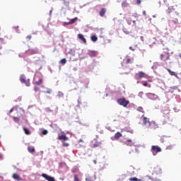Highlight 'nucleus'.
<instances>
[{
	"label": "nucleus",
	"mask_w": 181,
	"mask_h": 181,
	"mask_svg": "<svg viewBox=\"0 0 181 181\" xmlns=\"http://www.w3.org/2000/svg\"><path fill=\"white\" fill-rule=\"evenodd\" d=\"M165 51L160 54V59L163 62H166L167 60H169V57H170V54L169 53V49H165Z\"/></svg>",
	"instance_id": "obj_1"
},
{
	"label": "nucleus",
	"mask_w": 181,
	"mask_h": 181,
	"mask_svg": "<svg viewBox=\"0 0 181 181\" xmlns=\"http://www.w3.org/2000/svg\"><path fill=\"white\" fill-rule=\"evenodd\" d=\"M136 80H142V78H148V74H145L143 71H139L135 74Z\"/></svg>",
	"instance_id": "obj_2"
},
{
	"label": "nucleus",
	"mask_w": 181,
	"mask_h": 181,
	"mask_svg": "<svg viewBox=\"0 0 181 181\" xmlns=\"http://www.w3.org/2000/svg\"><path fill=\"white\" fill-rule=\"evenodd\" d=\"M20 81L21 83H23V84H25L27 87H29L30 86V81L29 79H26V78L23 75L21 76Z\"/></svg>",
	"instance_id": "obj_3"
},
{
	"label": "nucleus",
	"mask_w": 181,
	"mask_h": 181,
	"mask_svg": "<svg viewBox=\"0 0 181 181\" xmlns=\"http://www.w3.org/2000/svg\"><path fill=\"white\" fill-rule=\"evenodd\" d=\"M117 103L119 104V105H122V107H127L128 104H129V101L125 100V98L118 99Z\"/></svg>",
	"instance_id": "obj_4"
},
{
	"label": "nucleus",
	"mask_w": 181,
	"mask_h": 181,
	"mask_svg": "<svg viewBox=\"0 0 181 181\" xmlns=\"http://www.w3.org/2000/svg\"><path fill=\"white\" fill-rule=\"evenodd\" d=\"M146 95L149 98V100H153V101L159 98V97L155 93H146Z\"/></svg>",
	"instance_id": "obj_5"
},
{
	"label": "nucleus",
	"mask_w": 181,
	"mask_h": 181,
	"mask_svg": "<svg viewBox=\"0 0 181 181\" xmlns=\"http://www.w3.org/2000/svg\"><path fill=\"white\" fill-rule=\"evenodd\" d=\"M151 152H156V153H159V152H162V148L158 146H151Z\"/></svg>",
	"instance_id": "obj_6"
},
{
	"label": "nucleus",
	"mask_w": 181,
	"mask_h": 181,
	"mask_svg": "<svg viewBox=\"0 0 181 181\" xmlns=\"http://www.w3.org/2000/svg\"><path fill=\"white\" fill-rule=\"evenodd\" d=\"M42 177L46 179V180H48V181H56V180H54V177H50V176L47 175V174H42Z\"/></svg>",
	"instance_id": "obj_7"
},
{
	"label": "nucleus",
	"mask_w": 181,
	"mask_h": 181,
	"mask_svg": "<svg viewBox=\"0 0 181 181\" xmlns=\"http://www.w3.org/2000/svg\"><path fill=\"white\" fill-rule=\"evenodd\" d=\"M143 122H144V125H146V127L151 126V122L149 121V119L148 117H144Z\"/></svg>",
	"instance_id": "obj_8"
},
{
	"label": "nucleus",
	"mask_w": 181,
	"mask_h": 181,
	"mask_svg": "<svg viewBox=\"0 0 181 181\" xmlns=\"http://www.w3.org/2000/svg\"><path fill=\"white\" fill-rule=\"evenodd\" d=\"M57 139H59V141H69V137H66V135L62 134V135L58 136Z\"/></svg>",
	"instance_id": "obj_9"
},
{
	"label": "nucleus",
	"mask_w": 181,
	"mask_h": 181,
	"mask_svg": "<svg viewBox=\"0 0 181 181\" xmlns=\"http://www.w3.org/2000/svg\"><path fill=\"white\" fill-rule=\"evenodd\" d=\"M153 173L156 175H160V173H162V169H160L159 167H155L153 169Z\"/></svg>",
	"instance_id": "obj_10"
},
{
	"label": "nucleus",
	"mask_w": 181,
	"mask_h": 181,
	"mask_svg": "<svg viewBox=\"0 0 181 181\" xmlns=\"http://www.w3.org/2000/svg\"><path fill=\"white\" fill-rule=\"evenodd\" d=\"M77 21H78V18L75 17L74 18L70 20L69 22L65 23H66V25H73V23H76V22H77Z\"/></svg>",
	"instance_id": "obj_11"
},
{
	"label": "nucleus",
	"mask_w": 181,
	"mask_h": 181,
	"mask_svg": "<svg viewBox=\"0 0 181 181\" xmlns=\"http://www.w3.org/2000/svg\"><path fill=\"white\" fill-rule=\"evenodd\" d=\"M106 12H107V8H101V9H100V13H99L100 16H102V17H103V16H105Z\"/></svg>",
	"instance_id": "obj_12"
},
{
	"label": "nucleus",
	"mask_w": 181,
	"mask_h": 181,
	"mask_svg": "<svg viewBox=\"0 0 181 181\" xmlns=\"http://www.w3.org/2000/svg\"><path fill=\"white\" fill-rule=\"evenodd\" d=\"M123 144L124 145H127V146H132L134 145L131 139H128L127 141L123 142Z\"/></svg>",
	"instance_id": "obj_13"
},
{
	"label": "nucleus",
	"mask_w": 181,
	"mask_h": 181,
	"mask_svg": "<svg viewBox=\"0 0 181 181\" xmlns=\"http://www.w3.org/2000/svg\"><path fill=\"white\" fill-rule=\"evenodd\" d=\"M78 39H80V40H82V42L83 43H87V40H86V38L84 37V35H83V34H78Z\"/></svg>",
	"instance_id": "obj_14"
},
{
	"label": "nucleus",
	"mask_w": 181,
	"mask_h": 181,
	"mask_svg": "<svg viewBox=\"0 0 181 181\" xmlns=\"http://www.w3.org/2000/svg\"><path fill=\"white\" fill-rule=\"evenodd\" d=\"M28 54H37V49H28Z\"/></svg>",
	"instance_id": "obj_15"
},
{
	"label": "nucleus",
	"mask_w": 181,
	"mask_h": 181,
	"mask_svg": "<svg viewBox=\"0 0 181 181\" xmlns=\"http://www.w3.org/2000/svg\"><path fill=\"white\" fill-rule=\"evenodd\" d=\"M13 179L16 181H21V176L18 173L13 174Z\"/></svg>",
	"instance_id": "obj_16"
},
{
	"label": "nucleus",
	"mask_w": 181,
	"mask_h": 181,
	"mask_svg": "<svg viewBox=\"0 0 181 181\" xmlns=\"http://www.w3.org/2000/svg\"><path fill=\"white\" fill-rule=\"evenodd\" d=\"M121 136H122V134L119 132H117L115 134L114 138H115V139H116V141H117V140L121 138Z\"/></svg>",
	"instance_id": "obj_17"
},
{
	"label": "nucleus",
	"mask_w": 181,
	"mask_h": 181,
	"mask_svg": "<svg viewBox=\"0 0 181 181\" xmlns=\"http://www.w3.org/2000/svg\"><path fill=\"white\" fill-rule=\"evenodd\" d=\"M34 91L38 93V97L40 95V88L37 86L34 87Z\"/></svg>",
	"instance_id": "obj_18"
},
{
	"label": "nucleus",
	"mask_w": 181,
	"mask_h": 181,
	"mask_svg": "<svg viewBox=\"0 0 181 181\" xmlns=\"http://www.w3.org/2000/svg\"><path fill=\"white\" fill-rule=\"evenodd\" d=\"M167 71H168L169 74H170V76H175V77H177L176 72H174V71H171L170 69H167Z\"/></svg>",
	"instance_id": "obj_19"
},
{
	"label": "nucleus",
	"mask_w": 181,
	"mask_h": 181,
	"mask_svg": "<svg viewBox=\"0 0 181 181\" xmlns=\"http://www.w3.org/2000/svg\"><path fill=\"white\" fill-rule=\"evenodd\" d=\"M43 83V80L42 78H40L38 81L35 82L34 84H36V86H42Z\"/></svg>",
	"instance_id": "obj_20"
},
{
	"label": "nucleus",
	"mask_w": 181,
	"mask_h": 181,
	"mask_svg": "<svg viewBox=\"0 0 181 181\" xmlns=\"http://www.w3.org/2000/svg\"><path fill=\"white\" fill-rule=\"evenodd\" d=\"M141 84H143L144 87H148L149 88L151 87V85H149V83H148L146 81H142Z\"/></svg>",
	"instance_id": "obj_21"
},
{
	"label": "nucleus",
	"mask_w": 181,
	"mask_h": 181,
	"mask_svg": "<svg viewBox=\"0 0 181 181\" xmlns=\"http://www.w3.org/2000/svg\"><path fill=\"white\" fill-rule=\"evenodd\" d=\"M28 152H30V153H33L35 152V148H33L32 146H28Z\"/></svg>",
	"instance_id": "obj_22"
},
{
	"label": "nucleus",
	"mask_w": 181,
	"mask_h": 181,
	"mask_svg": "<svg viewBox=\"0 0 181 181\" xmlns=\"http://www.w3.org/2000/svg\"><path fill=\"white\" fill-rule=\"evenodd\" d=\"M23 131H24V132H25V134L26 135H30V131H29V130L28 129V128L24 127V128H23Z\"/></svg>",
	"instance_id": "obj_23"
},
{
	"label": "nucleus",
	"mask_w": 181,
	"mask_h": 181,
	"mask_svg": "<svg viewBox=\"0 0 181 181\" xmlns=\"http://www.w3.org/2000/svg\"><path fill=\"white\" fill-rule=\"evenodd\" d=\"M91 40H92V42H97V40H98V37H97V36H95V35H93L91 37Z\"/></svg>",
	"instance_id": "obj_24"
},
{
	"label": "nucleus",
	"mask_w": 181,
	"mask_h": 181,
	"mask_svg": "<svg viewBox=\"0 0 181 181\" xmlns=\"http://www.w3.org/2000/svg\"><path fill=\"white\" fill-rule=\"evenodd\" d=\"M129 180H131V181H141V179H138V178H136L135 177L130 178Z\"/></svg>",
	"instance_id": "obj_25"
},
{
	"label": "nucleus",
	"mask_w": 181,
	"mask_h": 181,
	"mask_svg": "<svg viewBox=\"0 0 181 181\" xmlns=\"http://www.w3.org/2000/svg\"><path fill=\"white\" fill-rule=\"evenodd\" d=\"M66 63H67V61L66 60L65 58H64V59H62L61 60V64H66Z\"/></svg>",
	"instance_id": "obj_26"
},
{
	"label": "nucleus",
	"mask_w": 181,
	"mask_h": 181,
	"mask_svg": "<svg viewBox=\"0 0 181 181\" xmlns=\"http://www.w3.org/2000/svg\"><path fill=\"white\" fill-rule=\"evenodd\" d=\"M74 181H80V179H78V176L77 175H74Z\"/></svg>",
	"instance_id": "obj_27"
},
{
	"label": "nucleus",
	"mask_w": 181,
	"mask_h": 181,
	"mask_svg": "<svg viewBox=\"0 0 181 181\" xmlns=\"http://www.w3.org/2000/svg\"><path fill=\"white\" fill-rule=\"evenodd\" d=\"M13 121H15L16 122H19L20 119L19 117H13Z\"/></svg>",
	"instance_id": "obj_28"
},
{
	"label": "nucleus",
	"mask_w": 181,
	"mask_h": 181,
	"mask_svg": "<svg viewBox=\"0 0 181 181\" xmlns=\"http://www.w3.org/2000/svg\"><path fill=\"white\" fill-rule=\"evenodd\" d=\"M45 111H46L47 112H53V110H52L50 109V107H47V108L45 109Z\"/></svg>",
	"instance_id": "obj_29"
},
{
	"label": "nucleus",
	"mask_w": 181,
	"mask_h": 181,
	"mask_svg": "<svg viewBox=\"0 0 181 181\" xmlns=\"http://www.w3.org/2000/svg\"><path fill=\"white\" fill-rule=\"evenodd\" d=\"M137 110H138V111H140V112H142L144 111V107H139Z\"/></svg>",
	"instance_id": "obj_30"
},
{
	"label": "nucleus",
	"mask_w": 181,
	"mask_h": 181,
	"mask_svg": "<svg viewBox=\"0 0 181 181\" xmlns=\"http://www.w3.org/2000/svg\"><path fill=\"white\" fill-rule=\"evenodd\" d=\"M97 146H100V143L96 142L95 144H93V148H97Z\"/></svg>",
	"instance_id": "obj_31"
},
{
	"label": "nucleus",
	"mask_w": 181,
	"mask_h": 181,
	"mask_svg": "<svg viewBox=\"0 0 181 181\" xmlns=\"http://www.w3.org/2000/svg\"><path fill=\"white\" fill-rule=\"evenodd\" d=\"M136 5H141V0H135Z\"/></svg>",
	"instance_id": "obj_32"
},
{
	"label": "nucleus",
	"mask_w": 181,
	"mask_h": 181,
	"mask_svg": "<svg viewBox=\"0 0 181 181\" xmlns=\"http://www.w3.org/2000/svg\"><path fill=\"white\" fill-rule=\"evenodd\" d=\"M143 95H144V92L139 93V97H140V98H142Z\"/></svg>",
	"instance_id": "obj_33"
},
{
	"label": "nucleus",
	"mask_w": 181,
	"mask_h": 181,
	"mask_svg": "<svg viewBox=\"0 0 181 181\" xmlns=\"http://www.w3.org/2000/svg\"><path fill=\"white\" fill-rule=\"evenodd\" d=\"M62 144H63V146H65V147L69 146V143L62 142Z\"/></svg>",
	"instance_id": "obj_34"
},
{
	"label": "nucleus",
	"mask_w": 181,
	"mask_h": 181,
	"mask_svg": "<svg viewBox=\"0 0 181 181\" xmlns=\"http://www.w3.org/2000/svg\"><path fill=\"white\" fill-rule=\"evenodd\" d=\"M42 135H47V130H43Z\"/></svg>",
	"instance_id": "obj_35"
},
{
	"label": "nucleus",
	"mask_w": 181,
	"mask_h": 181,
	"mask_svg": "<svg viewBox=\"0 0 181 181\" xmlns=\"http://www.w3.org/2000/svg\"><path fill=\"white\" fill-rule=\"evenodd\" d=\"M26 39H28V40H30V39H32V35H28L26 37Z\"/></svg>",
	"instance_id": "obj_36"
},
{
	"label": "nucleus",
	"mask_w": 181,
	"mask_h": 181,
	"mask_svg": "<svg viewBox=\"0 0 181 181\" xmlns=\"http://www.w3.org/2000/svg\"><path fill=\"white\" fill-rule=\"evenodd\" d=\"M58 96H59V97H63V93L59 92Z\"/></svg>",
	"instance_id": "obj_37"
},
{
	"label": "nucleus",
	"mask_w": 181,
	"mask_h": 181,
	"mask_svg": "<svg viewBox=\"0 0 181 181\" xmlns=\"http://www.w3.org/2000/svg\"><path fill=\"white\" fill-rule=\"evenodd\" d=\"M127 64H129V63H131V59H128L127 60Z\"/></svg>",
	"instance_id": "obj_38"
},
{
	"label": "nucleus",
	"mask_w": 181,
	"mask_h": 181,
	"mask_svg": "<svg viewBox=\"0 0 181 181\" xmlns=\"http://www.w3.org/2000/svg\"><path fill=\"white\" fill-rule=\"evenodd\" d=\"M45 93H47V94H50V93H52V90H47Z\"/></svg>",
	"instance_id": "obj_39"
},
{
	"label": "nucleus",
	"mask_w": 181,
	"mask_h": 181,
	"mask_svg": "<svg viewBox=\"0 0 181 181\" xmlns=\"http://www.w3.org/2000/svg\"><path fill=\"white\" fill-rule=\"evenodd\" d=\"M143 15H144V16H146V11H143Z\"/></svg>",
	"instance_id": "obj_40"
},
{
	"label": "nucleus",
	"mask_w": 181,
	"mask_h": 181,
	"mask_svg": "<svg viewBox=\"0 0 181 181\" xmlns=\"http://www.w3.org/2000/svg\"><path fill=\"white\" fill-rule=\"evenodd\" d=\"M13 111V109H11L9 111V113L11 114V112H12Z\"/></svg>",
	"instance_id": "obj_41"
},
{
	"label": "nucleus",
	"mask_w": 181,
	"mask_h": 181,
	"mask_svg": "<svg viewBox=\"0 0 181 181\" xmlns=\"http://www.w3.org/2000/svg\"><path fill=\"white\" fill-rule=\"evenodd\" d=\"M79 142H83V139H80V140H79Z\"/></svg>",
	"instance_id": "obj_42"
},
{
	"label": "nucleus",
	"mask_w": 181,
	"mask_h": 181,
	"mask_svg": "<svg viewBox=\"0 0 181 181\" xmlns=\"http://www.w3.org/2000/svg\"><path fill=\"white\" fill-rule=\"evenodd\" d=\"M129 49H130L131 50H132V47H130Z\"/></svg>",
	"instance_id": "obj_43"
},
{
	"label": "nucleus",
	"mask_w": 181,
	"mask_h": 181,
	"mask_svg": "<svg viewBox=\"0 0 181 181\" xmlns=\"http://www.w3.org/2000/svg\"><path fill=\"white\" fill-rule=\"evenodd\" d=\"M133 23H135V21H134Z\"/></svg>",
	"instance_id": "obj_44"
},
{
	"label": "nucleus",
	"mask_w": 181,
	"mask_h": 181,
	"mask_svg": "<svg viewBox=\"0 0 181 181\" xmlns=\"http://www.w3.org/2000/svg\"><path fill=\"white\" fill-rule=\"evenodd\" d=\"M153 18H155V16H153Z\"/></svg>",
	"instance_id": "obj_45"
}]
</instances>
